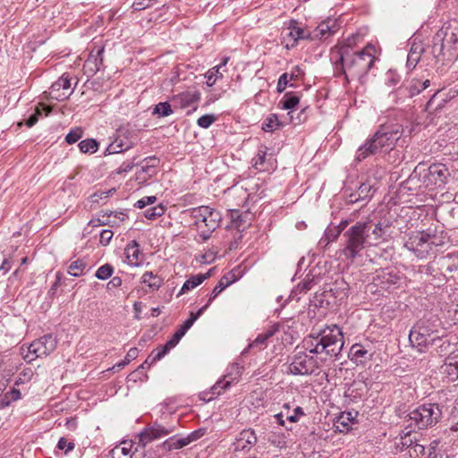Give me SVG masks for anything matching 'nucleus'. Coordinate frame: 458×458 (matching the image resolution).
Wrapping results in <instances>:
<instances>
[{
	"instance_id": "nucleus-1",
	"label": "nucleus",
	"mask_w": 458,
	"mask_h": 458,
	"mask_svg": "<svg viewBox=\"0 0 458 458\" xmlns=\"http://www.w3.org/2000/svg\"><path fill=\"white\" fill-rule=\"evenodd\" d=\"M403 133L402 125H381L373 136L357 149L355 161L361 162L371 156L393 149Z\"/></svg>"
},
{
	"instance_id": "nucleus-2",
	"label": "nucleus",
	"mask_w": 458,
	"mask_h": 458,
	"mask_svg": "<svg viewBox=\"0 0 458 458\" xmlns=\"http://www.w3.org/2000/svg\"><path fill=\"white\" fill-rule=\"evenodd\" d=\"M302 346L310 354L325 352L331 357H336L343 349L344 336L340 328L335 325L311 333L304 338Z\"/></svg>"
},
{
	"instance_id": "nucleus-3",
	"label": "nucleus",
	"mask_w": 458,
	"mask_h": 458,
	"mask_svg": "<svg viewBox=\"0 0 458 458\" xmlns=\"http://www.w3.org/2000/svg\"><path fill=\"white\" fill-rule=\"evenodd\" d=\"M373 51L374 47L368 46L361 51L352 54L351 43L341 47L339 61L347 81L360 79L369 72L375 61Z\"/></svg>"
},
{
	"instance_id": "nucleus-4",
	"label": "nucleus",
	"mask_w": 458,
	"mask_h": 458,
	"mask_svg": "<svg viewBox=\"0 0 458 458\" xmlns=\"http://www.w3.org/2000/svg\"><path fill=\"white\" fill-rule=\"evenodd\" d=\"M451 173L448 167L442 163H434L428 167H424L423 164H419L412 171L406 184H415L421 182L417 187H424L429 191L436 188L443 187L450 177Z\"/></svg>"
},
{
	"instance_id": "nucleus-5",
	"label": "nucleus",
	"mask_w": 458,
	"mask_h": 458,
	"mask_svg": "<svg viewBox=\"0 0 458 458\" xmlns=\"http://www.w3.org/2000/svg\"><path fill=\"white\" fill-rule=\"evenodd\" d=\"M191 216L194 220L199 236L206 242L211 233L219 226L222 215L219 211L208 206H200L191 210Z\"/></svg>"
},
{
	"instance_id": "nucleus-6",
	"label": "nucleus",
	"mask_w": 458,
	"mask_h": 458,
	"mask_svg": "<svg viewBox=\"0 0 458 458\" xmlns=\"http://www.w3.org/2000/svg\"><path fill=\"white\" fill-rule=\"evenodd\" d=\"M442 415V408L438 403H428L410 411L407 418L411 425L413 423L418 429H425L436 426Z\"/></svg>"
},
{
	"instance_id": "nucleus-7",
	"label": "nucleus",
	"mask_w": 458,
	"mask_h": 458,
	"mask_svg": "<svg viewBox=\"0 0 458 458\" xmlns=\"http://www.w3.org/2000/svg\"><path fill=\"white\" fill-rule=\"evenodd\" d=\"M364 229L366 228L357 222L343 234L344 244L342 251L345 258L351 261H353L360 255V250L369 245V240L364 234Z\"/></svg>"
},
{
	"instance_id": "nucleus-8",
	"label": "nucleus",
	"mask_w": 458,
	"mask_h": 458,
	"mask_svg": "<svg viewBox=\"0 0 458 458\" xmlns=\"http://www.w3.org/2000/svg\"><path fill=\"white\" fill-rule=\"evenodd\" d=\"M436 236L425 232H416L409 235L403 246L416 258L424 259L433 254Z\"/></svg>"
},
{
	"instance_id": "nucleus-9",
	"label": "nucleus",
	"mask_w": 458,
	"mask_h": 458,
	"mask_svg": "<svg viewBox=\"0 0 458 458\" xmlns=\"http://www.w3.org/2000/svg\"><path fill=\"white\" fill-rule=\"evenodd\" d=\"M409 340L413 346H416L420 352L441 341V336L437 335V330L431 328L428 321L420 320L410 332Z\"/></svg>"
},
{
	"instance_id": "nucleus-10",
	"label": "nucleus",
	"mask_w": 458,
	"mask_h": 458,
	"mask_svg": "<svg viewBox=\"0 0 458 458\" xmlns=\"http://www.w3.org/2000/svg\"><path fill=\"white\" fill-rule=\"evenodd\" d=\"M57 341L53 335H46L33 341L28 347V353L23 358L28 362L34 360L36 358L47 356L56 348Z\"/></svg>"
},
{
	"instance_id": "nucleus-11",
	"label": "nucleus",
	"mask_w": 458,
	"mask_h": 458,
	"mask_svg": "<svg viewBox=\"0 0 458 458\" xmlns=\"http://www.w3.org/2000/svg\"><path fill=\"white\" fill-rule=\"evenodd\" d=\"M319 367L318 360L306 352H298L294 354L288 370L293 375H310Z\"/></svg>"
},
{
	"instance_id": "nucleus-12",
	"label": "nucleus",
	"mask_w": 458,
	"mask_h": 458,
	"mask_svg": "<svg viewBox=\"0 0 458 458\" xmlns=\"http://www.w3.org/2000/svg\"><path fill=\"white\" fill-rule=\"evenodd\" d=\"M359 225H363L366 229H364V234L366 238L369 240V245H377L379 241L386 240L385 236L388 233V229L391 225V223L387 220H378L375 221L374 219L368 218L366 221H359Z\"/></svg>"
},
{
	"instance_id": "nucleus-13",
	"label": "nucleus",
	"mask_w": 458,
	"mask_h": 458,
	"mask_svg": "<svg viewBox=\"0 0 458 458\" xmlns=\"http://www.w3.org/2000/svg\"><path fill=\"white\" fill-rule=\"evenodd\" d=\"M137 140V137L125 128L117 130V136L106 148L108 154L121 153L131 148Z\"/></svg>"
},
{
	"instance_id": "nucleus-14",
	"label": "nucleus",
	"mask_w": 458,
	"mask_h": 458,
	"mask_svg": "<svg viewBox=\"0 0 458 458\" xmlns=\"http://www.w3.org/2000/svg\"><path fill=\"white\" fill-rule=\"evenodd\" d=\"M172 432L173 428H165L161 424L155 423L154 425L146 428L138 435L139 446L142 451H144L145 446L148 443L165 437Z\"/></svg>"
},
{
	"instance_id": "nucleus-15",
	"label": "nucleus",
	"mask_w": 458,
	"mask_h": 458,
	"mask_svg": "<svg viewBox=\"0 0 458 458\" xmlns=\"http://www.w3.org/2000/svg\"><path fill=\"white\" fill-rule=\"evenodd\" d=\"M430 85V81L428 79L421 80V79H411L407 82L406 85L399 87L396 90L392 91L389 94V97L403 98L408 97L412 98L418 94H420L423 89H427Z\"/></svg>"
},
{
	"instance_id": "nucleus-16",
	"label": "nucleus",
	"mask_w": 458,
	"mask_h": 458,
	"mask_svg": "<svg viewBox=\"0 0 458 458\" xmlns=\"http://www.w3.org/2000/svg\"><path fill=\"white\" fill-rule=\"evenodd\" d=\"M134 445L132 441L122 442L120 445L111 450L109 458H143L145 452L140 449L138 443L134 451H131Z\"/></svg>"
},
{
	"instance_id": "nucleus-17",
	"label": "nucleus",
	"mask_w": 458,
	"mask_h": 458,
	"mask_svg": "<svg viewBox=\"0 0 458 458\" xmlns=\"http://www.w3.org/2000/svg\"><path fill=\"white\" fill-rule=\"evenodd\" d=\"M199 99L200 93L199 91H185L174 96L172 101L174 107L181 109L192 107V110L195 111Z\"/></svg>"
},
{
	"instance_id": "nucleus-18",
	"label": "nucleus",
	"mask_w": 458,
	"mask_h": 458,
	"mask_svg": "<svg viewBox=\"0 0 458 458\" xmlns=\"http://www.w3.org/2000/svg\"><path fill=\"white\" fill-rule=\"evenodd\" d=\"M257 443V437L252 429H243L233 443L234 451H248Z\"/></svg>"
},
{
	"instance_id": "nucleus-19",
	"label": "nucleus",
	"mask_w": 458,
	"mask_h": 458,
	"mask_svg": "<svg viewBox=\"0 0 458 458\" xmlns=\"http://www.w3.org/2000/svg\"><path fill=\"white\" fill-rule=\"evenodd\" d=\"M339 30V24L335 20L327 19L319 23L313 31L311 38H326L335 34Z\"/></svg>"
},
{
	"instance_id": "nucleus-20",
	"label": "nucleus",
	"mask_w": 458,
	"mask_h": 458,
	"mask_svg": "<svg viewBox=\"0 0 458 458\" xmlns=\"http://www.w3.org/2000/svg\"><path fill=\"white\" fill-rule=\"evenodd\" d=\"M273 160L272 154H267V148L261 146L253 158V166L259 171H265L273 167Z\"/></svg>"
},
{
	"instance_id": "nucleus-21",
	"label": "nucleus",
	"mask_w": 458,
	"mask_h": 458,
	"mask_svg": "<svg viewBox=\"0 0 458 458\" xmlns=\"http://www.w3.org/2000/svg\"><path fill=\"white\" fill-rule=\"evenodd\" d=\"M237 280V277L234 273L229 272L223 276L216 285L214 287L212 293H210L208 302L206 303L208 306L220 294L225 288L231 285Z\"/></svg>"
},
{
	"instance_id": "nucleus-22",
	"label": "nucleus",
	"mask_w": 458,
	"mask_h": 458,
	"mask_svg": "<svg viewBox=\"0 0 458 458\" xmlns=\"http://www.w3.org/2000/svg\"><path fill=\"white\" fill-rule=\"evenodd\" d=\"M437 264L445 277H453V273L458 269V258L448 254L440 258Z\"/></svg>"
},
{
	"instance_id": "nucleus-23",
	"label": "nucleus",
	"mask_w": 458,
	"mask_h": 458,
	"mask_svg": "<svg viewBox=\"0 0 458 458\" xmlns=\"http://www.w3.org/2000/svg\"><path fill=\"white\" fill-rule=\"evenodd\" d=\"M352 360L356 364L365 363L367 360H370L373 357V352L370 349L366 348L362 344H353L351 348Z\"/></svg>"
},
{
	"instance_id": "nucleus-24",
	"label": "nucleus",
	"mask_w": 458,
	"mask_h": 458,
	"mask_svg": "<svg viewBox=\"0 0 458 458\" xmlns=\"http://www.w3.org/2000/svg\"><path fill=\"white\" fill-rule=\"evenodd\" d=\"M300 98L293 92H286L279 102L282 109L290 110L287 114L289 116L288 122L294 123L293 116V109L299 104Z\"/></svg>"
},
{
	"instance_id": "nucleus-25",
	"label": "nucleus",
	"mask_w": 458,
	"mask_h": 458,
	"mask_svg": "<svg viewBox=\"0 0 458 458\" xmlns=\"http://www.w3.org/2000/svg\"><path fill=\"white\" fill-rule=\"evenodd\" d=\"M296 24L297 22L295 21H292L290 26L287 28L288 32L286 36L293 39L292 47H294L299 39L311 38V34L309 30L297 27Z\"/></svg>"
},
{
	"instance_id": "nucleus-26",
	"label": "nucleus",
	"mask_w": 458,
	"mask_h": 458,
	"mask_svg": "<svg viewBox=\"0 0 458 458\" xmlns=\"http://www.w3.org/2000/svg\"><path fill=\"white\" fill-rule=\"evenodd\" d=\"M424 47L421 42H413L410 48L407 56V66L411 68H415L417 64L420 62L421 55L424 52Z\"/></svg>"
},
{
	"instance_id": "nucleus-27",
	"label": "nucleus",
	"mask_w": 458,
	"mask_h": 458,
	"mask_svg": "<svg viewBox=\"0 0 458 458\" xmlns=\"http://www.w3.org/2000/svg\"><path fill=\"white\" fill-rule=\"evenodd\" d=\"M104 53V47L98 49L94 55L91 53L89 56V58L86 60L84 66L89 70L90 72L96 73L98 71H99L100 66L103 63V57L102 55Z\"/></svg>"
},
{
	"instance_id": "nucleus-28",
	"label": "nucleus",
	"mask_w": 458,
	"mask_h": 458,
	"mask_svg": "<svg viewBox=\"0 0 458 458\" xmlns=\"http://www.w3.org/2000/svg\"><path fill=\"white\" fill-rule=\"evenodd\" d=\"M210 276L209 273L198 274L187 279L180 290L179 295L194 289Z\"/></svg>"
},
{
	"instance_id": "nucleus-29",
	"label": "nucleus",
	"mask_w": 458,
	"mask_h": 458,
	"mask_svg": "<svg viewBox=\"0 0 458 458\" xmlns=\"http://www.w3.org/2000/svg\"><path fill=\"white\" fill-rule=\"evenodd\" d=\"M141 283L148 285L150 291L153 292L161 287L163 279L159 276L153 274V272L147 271L141 276Z\"/></svg>"
},
{
	"instance_id": "nucleus-30",
	"label": "nucleus",
	"mask_w": 458,
	"mask_h": 458,
	"mask_svg": "<svg viewBox=\"0 0 458 458\" xmlns=\"http://www.w3.org/2000/svg\"><path fill=\"white\" fill-rule=\"evenodd\" d=\"M124 254L130 264L137 265L140 254L139 243L135 240L129 242L124 249Z\"/></svg>"
},
{
	"instance_id": "nucleus-31",
	"label": "nucleus",
	"mask_w": 458,
	"mask_h": 458,
	"mask_svg": "<svg viewBox=\"0 0 458 458\" xmlns=\"http://www.w3.org/2000/svg\"><path fill=\"white\" fill-rule=\"evenodd\" d=\"M284 126V122L280 121L277 114H270L265 119L262 124V130L267 132H273Z\"/></svg>"
},
{
	"instance_id": "nucleus-32",
	"label": "nucleus",
	"mask_w": 458,
	"mask_h": 458,
	"mask_svg": "<svg viewBox=\"0 0 458 458\" xmlns=\"http://www.w3.org/2000/svg\"><path fill=\"white\" fill-rule=\"evenodd\" d=\"M188 445L189 441H186L185 437L177 438L176 437H172L166 439L161 445V447L167 452H171L173 450L181 449Z\"/></svg>"
},
{
	"instance_id": "nucleus-33",
	"label": "nucleus",
	"mask_w": 458,
	"mask_h": 458,
	"mask_svg": "<svg viewBox=\"0 0 458 458\" xmlns=\"http://www.w3.org/2000/svg\"><path fill=\"white\" fill-rule=\"evenodd\" d=\"M442 373L446 375L449 380H458V360L454 361L445 362L441 367Z\"/></svg>"
},
{
	"instance_id": "nucleus-34",
	"label": "nucleus",
	"mask_w": 458,
	"mask_h": 458,
	"mask_svg": "<svg viewBox=\"0 0 458 458\" xmlns=\"http://www.w3.org/2000/svg\"><path fill=\"white\" fill-rule=\"evenodd\" d=\"M71 88V78L67 73H64L51 86V92H59L61 89L68 90Z\"/></svg>"
},
{
	"instance_id": "nucleus-35",
	"label": "nucleus",
	"mask_w": 458,
	"mask_h": 458,
	"mask_svg": "<svg viewBox=\"0 0 458 458\" xmlns=\"http://www.w3.org/2000/svg\"><path fill=\"white\" fill-rule=\"evenodd\" d=\"M170 349L165 344L153 350L151 353L148 356L147 361L149 362V365L155 364L157 360H160L164 358Z\"/></svg>"
},
{
	"instance_id": "nucleus-36",
	"label": "nucleus",
	"mask_w": 458,
	"mask_h": 458,
	"mask_svg": "<svg viewBox=\"0 0 458 458\" xmlns=\"http://www.w3.org/2000/svg\"><path fill=\"white\" fill-rule=\"evenodd\" d=\"M249 216V213H242L238 209L230 210L231 219L236 224L237 227H245V225L248 224L247 218Z\"/></svg>"
},
{
	"instance_id": "nucleus-37",
	"label": "nucleus",
	"mask_w": 458,
	"mask_h": 458,
	"mask_svg": "<svg viewBox=\"0 0 458 458\" xmlns=\"http://www.w3.org/2000/svg\"><path fill=\"white\" fill-rule=\"evenodd\" d=\"M352 420L350 412H343L336 420L335 426L340 432H348L350 429L349 423Z\"/></svg>"
},
{
	"instance_id": "nucleus-38",
	"label": "nucleus",
	"mask_w": 458,
	"mask_h": 458,
	"mask_svg": "<svg viewBox=\"0 0 458 458\" xmlns=\"http://www.w3.org/2000/svg\"><path fill=\"white\" fill-rule=\"evenodd\" d=\"M144 162H146V165H141L140 172L145 173L148 177H151L156 173V166L158 164V159L155 157H148L144 159Z\"/></svg>"
},
{
	"instance_id": "nucleus-39",
	"label": "nucleus",
	"mask_w": 458,
	"mask_h": 458,
	"mask_svg": "<svg viewBox=\"0 0 458 458\" xmlns=\"http://www.w3.org/2000/svg\"><path fill=\"white\" fill-rule=\"evenodd\" d=\"M275 334L274 329H268L261 334H259L256 339L250 344V347H260L262 348L263 345L266 346L267 341L272 337Z\"/></svg>"
},
{
	"instance_id": "nucleus-40",
	"label": "nucleus",
	"mask_w": 458,
	"mask_h": 458,
	"mask_svg": "<svg viewBox=\"0 0 458 458\" xmlns=\"http://www.w3.org/2000/svg\"><path fill=\"white\" fill-rule=\"evenodd\" d=\"M86 268V263L81 259H77L71 263L68 268V273L75 277H78L83 274Z\"/></svg>"
},
{
	"instance_id": "nucleus-41",
	"label": "nucleus",
	"mask_w": 458,
	"mask_h": 458,
	"mask_svg": "<svg viewBox=\"0 0 458 458\" xmlns=\"http://www.w3.org/2000/svg\"><path fill=\"white\" fill-rule=\"evenodd\" d=\"M79 148L83 153H95L98 148V144L93 139H87L79 143Z\"/></svg>"
},
{
	"instance_id": "nucleus-42",
	"label": "nucleus",
	"mask_w": 458,
	"mask_h": 458,
	"mask_svg": "<svg viewBox=\"0 0 458 458\" xmlns=\"http://www.w3.org/2000/svg\"><path fill=\"white\" fill-rule=\"evenodd\" d=\"M230 385H231L230 381H225L224 379L216 382L211 387V391H210L211 395L208 398V401L214 399L216 395L221 394V393L223 391H225V389H227L230 386Z\"/></svg>"
},
{
	"instance_id": "nucleus-43",
	"label": "nucleus",
	"mask_w": 458,
	"mask_h": 458,
	"mask_svg": "<svg viewBox=\"0 0 458 458\" xmlns=\"http://www.w3.org/2000/svg\"><path fill=\"white\" fill-rule=\"evenodd\" d=\"M173 113L171 105L168 102H160L155 106L153 114H157L159 117H166Z\"/></svg>"
},
{
	"instance_id": "nucleus-44",
	"label": "nucleus",
	"mask_w": 458,
	"mask_h": 458,
	"mask_svg": "<svg viewBox=\"0 0 458 458\" xmlns=\"http://www.w3.org/2000/svg\"><path fill=\"white\" fill-rule=\"evenodd\" d=\"M139 355V350L138 348L136 347H133V348H131L124 360L119 363H117L116 365H114L111 369H115L116 368L118 369L123 368L124 366H126L127 364H129L131 360H135Z\"/></svg>"
},
{
	"instance_id": "nucleus-45",
	"label": "nucleus",
	"mask_w": 458,
	"mask_h": 458,
	"mask_svg": "<svg viewBox=\"0 0 458 458\" xmlns=\"http://www.w3.org/2000/svg\"><path fill=\"white\" fill-rule=\"evenodd\" d=\"M221 65H216L210 70L208 71V72L205 74V77L207 79V85L211 87L215 84L216 80L219 77H222V72H220Z\"/></svg>"
},
{
	"instance_id": "nucleus-46",
	"label": "nucleus",
	"mask_w": 458,
	"mask_h": 458,
	"mask_svg": "<svg viewBox=\"0 0 458 458\" xmlns=\"http://www.w3.org/2000/svg\"><path fill=\"white\" fill-rule=\"evenodd\" d=\"M21 398V392L16 388H12L8 391L3 399L1 400V403L3 406H8L12 402L17 401Z\"/></svg>"
},
{
	"instance_id": "nucleus-47",
	"label": "nucleus",
	"mask_w": 458,
	"mask_h": 458,
	"mask_svg": "<svg viewBox=\"0 0 458 458\" xmlns=\"http://www.w3.org/2000/svg\"><path fill=\"white\" fill-rule=\"evenodd\" d=\"M113 274V267L110 264L101 266L96 272V277L100 280L109 278Z\"/></svg>"
},
{
	"instance_id": "nucleus-48",
	"label": "nucleus",
	"mask_w": 458,
	"mask_h": 458,
	"mask_svg": "<svg viewBox=\"0 0 458 458\" xmlns=\"http://www.w3.org/2000/svg\"><path fill=\"white\" fill-rule=\"evenodd\" d=\"M372 191L373 186L369 182H362L357 190L358 198H362L363 200L370 198L372 196Z\"/></svg>"
},
{
	"instance_id": "nucleus-49",
	"label": "nucleus",
	"mask_w": 458,
	"mask_h": 458,
	"mask_svg": "<svg viewBox=\"0 0 458 458\" xmlns=\"http://www.w3.org/2000/svg\"><path fill=\"white\" fill-rule=\"evenodd\" d=\"M437 346V351L440 355H446L452 352L451 343L448 339L441 337V341L438 344H434Z\"/></svg>"
},
{
	"instance_id": "nucleus-50",
	"label": "nucleus",
	"mask_w": 458,
	"mask_h": 458,
	"mask_svg": "<svg viewBox=\"0 0 458 458\" xmlns=\"http://www.w3.org/2000/svg\"><path fill=\"white\" fill-rule=\"evenodd\" d=\"M443 45L447 44L449 45L453 49L458 50V34L455 32H451L450 34L445 33V37L443 38Z\"/></svg>"
},
{
	"instance_id": "nucleus-51",
	"label": "nucleus",
	"mask_w": 458,
	"mask_h": 458,
	"mask_svg": "<svg viewBox=\"0 0 458 458\" xmlns=\"http://www.w3.org/2000/svg\"><path fill=\"white\" fill-rule=\"evenodd\" d=\"M216 116L214 114H204L200 116L198 121L197 124L201 128H208L215 121Z\"/></svg>"
},
{
	"instance_id": "nucleus-52",
	"label": "nucleus",
	"mask_w": 458,
	"mask_h": 458,
	"mask_svg": "<svg viewBox=\"0 0 458 458\" xmlns=\"http://www.w3.org/2000/svg\"><path fill=\"white\" fill-rule=\"evenodd\" d=\"M82 135V131L81 128H75L73 130H71L70 132L65 137V141L68 144H73L77 142Z\"/></svg>"
},
{
	"instance_id": "nucleus-53",
	"label": "nucleus",
	"mask_w": 458,
	"mask_h": 458,
	"mask_svg": "<svg viewBox=\"0 0 458 458\" xmlns=\"http://www.w3.org/2000/svg\"><path fill=\"white\" fill-rule=\"evenodd\" d=\"M56 447L59 450H64V454H66L74 449L75 444L72 441H68L65 437H61Z\"/></svg>"
},
{
	"instance_id": "nucleus-54",
	"label": "nucleus",
	"mask_w": 458,
	"mask_h": 458,
	"mask_svg": "<svg viewBox=\"0 0 458 458\" xmlns=\"http://www.w3.org/2000/svg\"><path fill=\"white\" fill-rule=\"evenodd\" d=\"M113 236H114L113 231H111L109 229L102 230V232L100 233L99 242L103 246H106V245L109 244V242L112 240Z\"/></svg>"
},
{
	"instance_id": "nucleus-55",
	"label": "nucleus",
	"mask_w": 458,
	"mask_h": 458,
	"mask_svg": "<svg viewBox=\"0 0 458 458\" xmlns=\"http://www.w3.org/2000/svg\"><path fill=\"white\" fill-rule=\"evenodd\" d=\"M157 198L155 196H147L135 203V207L138 208H144L148 205H152L156 202Z\"/></svg>"
},
{
	"instance_id": "nucleus-56",
	"label": "nucleus",
	"mask_w": 458,
	"mask_h": 458,
	"mask_svg": "<svg viewBox=\"0 0 458 458\" xmlns=\"http://www.w3.org/2000/svg\"><path fill=\"white\" fill-rule=\"evenodd\" d=\"M288 82H289V74L287 72H284L278 79L276 90L280 93L283 92L285 89Z\"/></svg>"
},
{
	"instance_id": "nucleus-57",
	"label": "nucleus",
	"mask_w": 458,
	"mask_h": 458,
	"mask_svg": "<svg viewBox=\"0 0 458 458\" xmlns=\"http://www.w3.org/2000/svg\"><path fill=\"white\" fill-rule=\"evenodd\" d=\"M305 415L301 407L298 406L293 410V414H286V420L290 422H297L299 420L300 416Z\"/></svg>"
},
{
	"instance_id": "nucleus-58",
	"label": "nucleus",
	"mask_w": 458,
	"mask_h": 458,
	"mask_svg": "<svg viewBox=\"0 0 458 458\" xmlns=\"http://www.w3.org/2000/svg\"><path fill=\"white\" fill-rule=\"evenodd\" d=\"M206 433V429L205 428H199L193 432H191L190 435H188L185 439L186 441H189V444L193 442V441H196L198 439H199L200 437H202Z\"/></svg>"
},
{
	"instance_id": "nucleus-59",
	"label": "nucleus",
	"mask_w": 458,
	"mask_h": 458,
	"mask_svg": "<svg viewBox=\"0 0 458 458\" xmlns=\"http://www.w3.org/2000/svg\"><path fill=\"white\" fill-rule=\"evenodd\" d=\"M41 115V110L40 108L37 107L36 110H35V113L32 114L25 122V124L28 126V127H32L33 125H35L38 121V117Z\"/></svg>"
},
{
	"instance_id": "nucleus-60",
	"label": "nucleus",
	"mask_w": 458,
	"mask_h": 458,
	"mask_svg": "<svg viewBox=\"0 0 458 458\" xmlns=\"http://www.w3.org/2000/svg\"><path fill=\"white\" fill-rule=\"evenodd\" d=\"M134 165H135V163L133 161L123 163L120 165V167L117 169L116 173L118 174H122L123 173H128V172L131 171V169L134 167Z\"/></svg>"
},
{
	"instance_id": "nucleus-61",
	"label": "nucleus",
	"mask_w": 458,
	"mask_h": 458,
	"mask_svg": "<svg viewBox=\"0 0 458 458\" xmlns=\"http://www.w3.org/2000/svg\"><path fill=\"white\" fill-rule=\"evenodd\" d=\"M151 4L148 0H134L132 6L135 10H143L149 7Z\"/></svg>"
},
{
	"instance_id": "nucleus-62",
	"label": "nucleus",
	"mask_w": 458,
	"mask_h": 458,
	"mask_svg": "<svg viewBox=\"0 0 458 458\" xmlns=\"http://www.w3.org/2000/svg\"><path fill=\"white\" fill-rule=\"evenodd\" d=\"M182 339V336L175 332L172 337L165 343V345L169 347L171 350L172 348L175 347L176 344L179 343V341Z\"/></svg>"
},
{
	"instance_id": "nucleus-63",
	"label": "nucleus",
	"mask_w": 458,
	"mask_h": 458,
	"mask_svg": "<svg viewBox=\"0 0 458 458\" xmlns=\"http://www.w3.org/2000/svg\"><path fill=\"white\" fill-rule=\"evenodd\" d=\"M400 81V77L392 72H389L387 73V83L391 86H395L398 82Z\"/></svg>"
},
{
	"instance_id": "nucleus-64",
	"label": "nucleus",
	"mask_w": 458,
	"mask_h": 458,
	"mask_svg": "<svg viewBox=\"0 0 458 458\" xmlns=\"http://www.w3.org/2000/svg\"><path fill=\"white\" fill-rule=\"evenodd\" d=\"M208 306L205 304L196 313H191L189 319L192 320V323H194L203 314V312L208 309Z\"/></svg>"
}]
</instances>
